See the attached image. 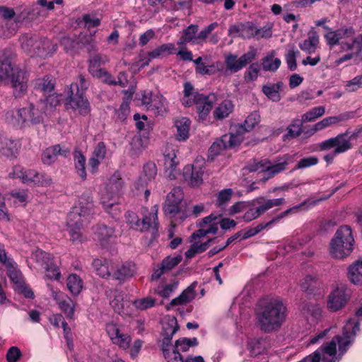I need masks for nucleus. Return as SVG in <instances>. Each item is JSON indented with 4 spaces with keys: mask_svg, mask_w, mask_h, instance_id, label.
<instances>
[{
    "mask_svg": "<svg viewBox=\"0 0 362 362\" xmlns=\"http://www.w3.org/2000/svg\"><path fill=\"white\" fill-rule=\"evenodd\" d=\"M286 308L277 298H264L259 300L257 310V318L261 329L270 332L278 329L284 322Z\"/></svg>",
    "mask_w": 362,
    "mask_h": 362,
    "instance_id": "f257e3e1",
    "label": "nucleus"
},
{
    "mask_svg": "<svg viewBox=\"0 0 362 362\" xmlns=\"http://www.w3.org/2000/svg\"><path fill=\"white\" fill-rule=\"evenodd\" d=\"M43 104L30 103L25 107L7 111L4 115L6 122L17 129H21L42 122L45 112L41 106Z\"/></svg>",
    "mask_w": 362,
    "mask_h": 362,
    "instance_id": "f03ea898",
    "label": "nucleus"
},
{
    "mask_svg": "<svg viewBox=\"0 0 362 362\" xmlns=\"http://www.w3.org/2000/svg\"><path fill=\"white\" fill-rule=\"evenodd\" d=\"M354 238L349 226H340L335 232L329 244V254L334 259H343L354 250Z\"/></svg>",
    "mask_w": 362,
    "mask_h": 362,
    "instance_id": "7ed1b4c3",
    "label": "nucleus"
},
{
    "mask_svg": "<svg viewBox=\"0 0 362 362\" xmlns=\"http://www.w3.org/2000/svg\"><path fill=\"white\" fill-rule=\"evenodd\" d=\"M94 214L93 199L89 194L81 196L69 213L66 219L67 227L82 228Z\"/></svg>",
    "mask_w": 362,
    "mask_h": 362,
    "instance_id": "20e7f679",
    "label": "nucleus"
},
{
    "mask_svg": "<svg viewBox=\"0 0 362 362\" xmlns=\"http://www.w3.org/2000/svg\"><path fill=\"white\" fill-rule=\"evenodd\" d=\"M331 195L329 194L328 196H322V197H321L318 199H307V200L304 201L303 202L300 203V204L284 211V212L281 213L278 216L274 217L271 221H269L268 222L261 223L258 224L256 227L245 228V230L240 231V235L243 236V240L247 239L250 237L255 235L256 234H257L258 233H259L264 228H266L269 226H271L273 224L279 223L281 219H282L283 218H284L289 214L296 213L302 209H308L310 207L317 205L321 202L325 201L327 199H329V197Z\"/></svg>",
    "mask_w": 362,
    "mask_h": 362,
    "instance_id": "39448f33",
    "label": "nucleus"
},
{
    "mask_svg": "<svg viewBox=\"0 0 362 362\" xmlns=\"http://www.w3.org/2000/svg\"><path fill=\"white\" fill-rule=\"evenodd\" d=\"M287 165L288 163L284 159H280L275 163H272L267 158L262 160L254 159L247 164L246 168L249 172L262 173L263 175L261 181L264 183L278 173L284 170Z\"/></svg>",
    "mask_w": 362,
    "mask_h": 362,
    "instance_id": "423d86ee",
    "label": "nucleus"
},
{
    "mask_svg": "<svg viewBox=\"0 0 362 362\" xmlns=\"http://www.w3.org/2000/svg\"><path fill=\"white\" fill-rule=\"evenodd\" d=\"M256 57V51L250 49L240 57L238 55L228 53L224 56L226 71L231 74L236 73L252 62Z\"/></svg>",
    "mask_w": 362,
    "mask_h": 362,
    "instance_id": "0eeeda50",
    "label": "nucleus"
},
{
    "mask_svg": "<svg viewBox=\"0 0 362 362\" xmlns=\"http://www.w3.org/2000/svg\"><path fill=\"white\" fill-rule=\"evenodd\" d=\"M255 202L259 206L255 209H250L243 216V219L247 222H250L257 218L274 206L282 205L285 202V200L284 198L268 199L261 197L257 198Z\"/></svg>",
    "mask_w": 362,
    "mask_h": 362,
    "instance_id": "6e6552de",
    "label": "nucleus"
},
{
    "mask_svg": "<svg viewBox=\"0 0 362 362\" xmlns=\"http://www.w3.org/2000/svg\"><path fill=\"white\" fill-rule=\"evenodd\" d=\"M351 134L349 132L340 134L335 137L326 139L319 144L321 150L334 149V155H338L347 151L352 147Z\"/></svg>",
    "mask_w": 362,
    "mask_h": 362,
    "instance_id": "1a4fd4ad",
    "label": "nucleus"
},
{
    "mask_svg": "<svg viewBox=\"0 0 362 362\" xmlns=\"http://www.w3.org/2000/svg\"><path fill=\"white\" fill-rule=\"evenodd\" d=\"M66 105L68 108L78 110L81 115H86L90 111L89 102L83 96V93H79L78 84L71 85Z\"/></svg>",
    "mask_w": 362,
    "mask_h": 362,
    "instance_id": "9d476101",
    "label": "nucleus"
},
{
    "mask_svg": "<svg viewBox=\"0 0 362 362\" xmlns=\"http://www.w3.org/2000/svg\"><path fill=\"white\" fill-rule=\"evenodd\" d=\"M122 182L114 175L110 180L105 192L101 196V203L104 209L110 213V209L117 203L118 194L122 189Z\"/></svg>",
    "mask_w": 362,
    "mask_h": 362,
    "instance_id": "9b49d317",
    "label": "nucleus"
},
{
    "mask_svg": "<svg viewBox=\"0 0 362 362\" xmlns=\"http://www.w3.org/2000/svg\"><path fill=\"white\" fill-rule=\"evenodd\" d=\"M183 193L180 187L173 188L167 195L163 210L166 215L174 217L182 209Z\"/></svg>",
    "mask_w": 362,
    "mask_h": 362,
    "instance_id": "f8f14e48",
    "label": "nucleus"
},
{
    "mask_svg": "<svg viewBox=\"0 0 362 362\" xmlns=\"http://www.w3.org/2000/svg\"><path fill=\"white\" fill-rule=\"evenodd\" d=\"M349 298L346 288L337 286L328 296L327 308L332 312L338 311L346 305Z\"/></svg>",
    "mask_w": 362,
    "mask_h": 362,
    "instance_id": "ddd939ff",
    "label": "nucleus"
},
{
    "mask_svg": "<svg viewBox=\"0 0 362 362\" xmlns=\"http://www.w3.org/2000/svg\"><path fill=\"white\" fill-rule=\"evenodd\" d=\"M355 30L352 28H341L335 30L329 29L325 35V41L330 47L340 45L343 41L354 38Z\"/></svg>",
    "mask_w": 362,
    "mask_h": 362,
    "instance_id": "4468645a",
    "label": "nucleus"
},
{
    "mask_svg": "<svg viewBox=\"0 0 362 362\" xmlns=\"http://www.w3.org/2000/svg\"><path fill=\"white\" fill-rule=\"evenodd\" d=\"M8 78H10L15 97H22L26 93L28 88L27 73L16 67Z\"/></svg>",
    "mask_w": 362,
    "mask_h": 362,
    "instance_id": "2eb2a0df",
    "label": "nucleus"
},
{
    "mask_svg": "<svg viewBox=\"0 0 362 362\" xmlns=\"http://www.w3.org/2000/svg\"><path fill=\"white\" fill-rule=\"evenodd\" d=\"M203 175V167L198 162L192 165H187L183 169V177L192 187H197L202 183Z\"/></svg>",
    "mask_w": 362,
    "mask_h": 362,
    "instance_id": "dca6fc26",
    "label": "nucleus"
},
{
    "mask_svg": "<svg viewBox=\"0 0 362 362\" xmlns=\"http://www.w3.org/2000/svg\"><path fill=\"white\" fill-rule=\"evenodd\" d=\"M71 150L66 146L57 144L46 148L42 154V161L44 164L51 165L58 158V156L66 158L70 155Z\"/></svg>",
    "mask_w": 362,
    "mask_h": 362,
    "instance_id": "f3484780",
    "label": "nucleus"
},
{
    "mask_svg": "<svg viewBox=\"0 0 362 362\" xmlns=\"http://www.w3.org/2000/svg\"><path fill=\"white\" fill-rule=\"evenodd\" d=\"M179 160L177 158L176 151L175 149L168 148L163 153V165L165 175L170 180L176 178L179 174L177 165Z\"/></svg>",
    "mask_w": 362,
    "mask_h": 362,
    "instance_id": "a211bd4d",
    "label": "nucleus"
},
{
    "mask_svg": "<svg viewBox=\"0 0 362 362\" xmlns=\"http://www.w3.org/2000/svg\"><path fill=\"white\" fill-rule=\"evenodd\" d=\"M52 296L66 316L68 318H72L75 308L74 301L67 295L60 291H52Z\"/></svg>",
    "mask_w": 362,
    "mask_h": 362,
    "instance_id": "6ab92c4d",
    "label": "nucleus"
},
{
    "mask_svg": "<svg viewBox=\"0 0 362 362\" xmlns=\"http://www.w3.org/2000/svg\"><path fill=\"white\" fill-rule=\"evenodd\" d=\"M107 332L114 344H117L122 349H127L129 346L131 338L129 335L121 333L119 329L115 324L107 325Z\"/></svg>",
    "mask_w": 362,
    "mask_h": 362,
    "instance_id": "aec40b11",
    "label": "nucleus"
},
{
    "mask_svg": "<svg viewBox=\"0 0 362 362\" xmlns=\"http://www.w3.org/2000/svg\"><path fill=\"white\" fill-rule=\"evenodd\" d=\"M13 53L11 50H4L0 55V81H5L14 71L15 66L12 63Z\"/></svg>",
    "mask_w": 362,
    "mask_h": 362,
    "instance_id": "412c9836",
    "label": "nucleus"
},
{
    "mask_svg": "<svg viewBox=\"0 0 362 362\" xmlns=\"http://www.w3.org/2000/svg\"><path fill=\"white\" fill-rule=\"evenodd\" d=\"M197 101L194 103L196 105L199 119L205 120L212 109L214 96L198 95Z\"/></svg>",
    "mask_w": 362,
    "mask_h": 362,
    "instance_id": "4be33fe9",
    "label": "nucleus"
},
{
    "mask_svg": "<svg viewBox=\"0 0 362 362\" xmlns=\"http://www.w3.org/2000/svg\"><path fill=\"white\" fill-rule=\"evenodd\" d=\"M256 34V29L249 24H235L228 29V35L233 38L238 37L250 38Z\"/></svg>",
    "mask_w": 362,
    "mask_h": 362,
    "instance_id": "5701e85b",
    "label": "nucleus"
},
{
    "mask_svg": "<svg viewBox=\"0 0 362 362\" xmlns=\"http://www.w3.org/2000/svg\"><path fill=\"white\" fill-rule=\"evenodd\" d=\"M158 206L156 205L151 208V212L148 216L143 218L142 221L140 222V226L136 227V230L144 231L151 230L154 233L158 230Z\"/></svg>",
    "mask_w": 362,
    "mask_h": 362,
    "instance_id": "b1692460",
    "label": "nucleus"
},
{
    "mask_svg": "<svg viewBox=\"0 0 362 362\" xmlns=\"http://www.w3.org/2000/svg\"><path fill=\"white\" fill-rule=\"evenodd\" d=\"M182 260L180 256H168L163 261L159 267L154 271L151 275L153 280L158 279L163 274L171 270L176 267Z\"/></svg>",
    "mask_w": 362,
    "mask_h": 362,
    "instance_id": "393cba45",
    "label": "nucleus"
},
{
    "mask_svg": "<svg viewBox=\"0 0 362 362\" xmlns=\"http://www.w3.org/2000/svg\"><path fill=\"white\" fill-rule=\"evenodd\" d=\"M57 45L47 38H40L35 47V55L42 58L51 57L56 52Z\"/></svg>",
    "mask_w": 362,
    "mask_h": 362,
    "instance_id": "a878e982",
    "label": "nucleus"
},
{
    "mask_svg": "<svg viewBox=\"0 0 362 362\" xmlns=\"http://www.w3.org/2000/svg\"><path fill=\"white\" fill-rule=\"evenodd\" d=\"M115 238L116 235L113 228L107 227L105 225H100L98 227L95 232V239L103 247L113 242Z\"/></svg>",
    "mask_w": 362,
    "mask_h": 362,
    "instance_id": "bb28decb",
    "label": "nucleus"
},
{
    "mask_svg": "<svg viewBox=\"0 0 362 362\" xmlns=\"http://www.w3.org/2000/svg\"><path fill=\"white\" fill-rule=\"evenodd\" d=\"M110 62L109 57L105 54H96L90 57L88 59V71L93 76H97L100 71L104 69L101 66L106 64Z\"/></svg>",
    "mask_w": 362,
    "mask_h": 362,
    "instance_id": "cd10ccee",
    "label": "nucleus"
},
{
    "mask_svg": "<svg viewBox=\"0 0 362 362\" xmlns=\"http://www.w3.org/2000/svg\"><path fill=\"white\" fill-rule=\"evenodd\" d=\"M0 151L8 157H14L18 151V143L16 141L8 139L6 136H0Z\"/></svg>",
    "mask_w": 362,
    "mask_h": 362,
    "instance_id": "c85d7f7f",
    "label": "nucleus"
},
{
    "mask_svg": "<svg viewBox=\"0 0 362 362\" xmlns=\"http://www.w3.org/2000/svg\"><path fill=\"white\" fill-rule=\"evenodd\" d=\"M350 118L349 113L341 114L337 116L327 117L317 122L313 127V132L321 131L328 127L334 125L339 122L348 120Z\"/></svg>",
    "mask_w": 362,
    "mask_h": 362,
    "instance_id": "c756f323",
    "label": "nucleus"
},
{
    "mask_svg": "<svg viewBox=\"0 0 362 362\" xmlns=\"http://www.w3.org/2000/svg\"><path fill=\"white\" fill-rule=\"evenodd\" d=\"M194 288L195 286H194L193 284L188 286L185 291H182V293L179 296L175 298L170 301L169 305L166 306L167 309L169 310L172 307L180 305H185L189 303L195 297Z\"/></svg>",
    "mask_w": 362,
    "mask_h": 362,
    "instance_id": "7c9ffc66",
    "label": "nucleus"
},
{
    "mask_svg": "<svg viewBox=\"0 0 362 362\" xmlns=\"http://www.w3.org/2000/svg\"><path fill=\"white\" fill-rule=\"evenodd\" d=\"M136 272V267L133 263H126L119 267L117 270L112 273V278L123 282L134 276Z\"/></svg>",
    "mask_w": 362,
    "mask_h": 362,
    "instance_id": "2f4dec72",
    "label": "nucleus"
},
{
    "mask_svg": "<svg viewBox=\"0 0 362 362\" xmlns=\"http://www.w3.org/2000/svg\"><path fill=\"white\" fill-rule=\"evenodd\" d=\"M197 31L198 25L192 24L187 28L183 30L182 35L177 40V44L178 45H183L187 43L191 42L193 45H198L197 41Z\"/></svg>",
    "mask_w": 362,
    "mask_h": 362,
    "instance_id": "473e14b6",
    "label": "nucleus"
},
{
    "mask_svg": "<svg viewBox=\"0 0 362 362\" xmlns=\"http://www.w3.org/2000/svg\"><path fill=\"white\" fill-rule=\"evenodd\" d=\"M12 177L19 178L24 184H35V182L37 181L38 173L33 170L24 171L21 167H16L13 169Z\"/></svg>",
    "mask_w": 362,
    "mask_h": 362,
    "instance_id": "72a5a7b5",
    "label": "nucleus"
},
{
    "mask_svg": "<svg viewBox=\"0 0 362 362\" xmlns=\"http://www.w3.org/2000/svg\"><path fill=\"white\" fill-rule=\"evenodd\" d=\"M202 95L196 92L193 86L189 82L184 83L183 97L181 99L182 104L185 107H190L197 101V96Z\"/></svg>",
    "mask_w": 362,
    "mask_h": 362,
    "instance_id": "f704fd0d",
    "label": "nucleus"
},
{
    "mask_svg": "<svg viewBox=\"0 0 362 362\" xmlns=\"http://www.w3.org/2000/svg\"><path fill=\"white\" fill-rule=\"evenodd\" d=\"M319 43V35L312 28L308 33V38L299 44V47L308 53L314 52Z\"/></svg>",
    "mask_w": 362,
    "mask_h": 362,
    "instance_id": "c9c22d12",
    "label": "nucleus"
},
{
    "mask_svg": "<svg viewBox=\"0 0 362 362\" xmlns=\"http://www.w3.org/2000/svg\"><path fill=\"white\" fill-rule=\"evenodd\" d=\"M40 37L33 35L30 34L23 35L20 38L21 47L25 52L30 54L31 56H35V47H37V43L40 41Z\"/></svg>",
    "mask_w": 362,
    "mask_h": 362,
    "instance_id": "e433bc0d",
    "label": "nucleus"
},
{
    "mask_svg": "<svg viewBox=\"0 0 362 362\" xmlns=\"http://www.w3.org/2000/svg\"><path fill=\"white\" fill-rule=\"evenodd\" d=\"M348 277L353 284L362 285V261L357 260L349 266Z\"/></svg>",
    "mask_w": 362,
    "mask_h": 362,
    "instance_id": "4c0bfd02",
    "label": "nucleus"
},
{
    "mask_svg": "<svg viewBox=\"0 0 362 362\" xmlns=\"http://www.w3.org/2000/svg\"><path fill=\"white\" fill-rule=\"evenodd\" d=\"M113 298L110 300V305L118 313H125L124 307L129 302L124 300V295L122 291L115 290L112 292Z\"/></svg>",
    "mask_w": 362,
    "mask_h": 362,
    "instance_id": "58836bf2",
    "label": "nucleus"
},
{
    "mask_svg": "<svg viewBox=\"0 0 362 362\" xmlns=\"http://www.w3.org/2000/svg\"><path fill=\"white\" fill-rule=\"evenodd\" d=\"M60 101L59 95L50 94L45 100H40L38 103L39 104H43L41 108L45 112V115H49L54 112L56 107L59 105Z\"/></svg>",
    "mask_w": 362,
    "mask_h": 362,
    "instance_id": "ea45409f",
    "label": "nucleus"
},
{
    "mask_svg": "<svg viewBox=\"0 0 362 362\" xmlns=\"http://www.w3.org/2000/svg\"><path fill=\"white\" fill-rule=\"evenodd\" d=\"M283 83H269L262 87L263 93L267 97L274 102H278L281 100L279 91L282 89Z\"/></svg>",
    "mask_w": 362,
    "mask_h": 362,
    "instance_id": "a19ab883",
    "label": "nucleus"
},
{
    "mask_svg": "<svg viewBox=\"0 0 362 362\" xmlns=\"http://www.w3.org/2000/svg\"><path fill=\"white\" fill-rule=\"evenodd\" d=\"M93 267L98 275L103 278H107L111 276V271L113 268L112 264L107 260L95 259L93 262Z\"/></svg>",
    "mask_w": 362,
    "mask_h": 362,
    "instance_id": "79ce46f5",
    "label": "nucleus"
},
{
    "mask_svg": "<svg viewBox=\"0 0 362 362\" xmlns=\"http://www.w3.org/2000/svg\"><path fill=\"white\" fill-rule=\"evenodd\" d=\"M175 124L177 132V139L179 141H185L189 136V119L187 117H182L175 120Z\"/></svg>",
    "mask_w": 362,
    "mask_h": 362,
    "instance_id": "37998d69",
    "label": "nucleus"
},
{
    "mask_svg": "<svg viewBox=\"0 0 362 362\" xmlns=\"http://www.w3.org/2000/svg\"><path fill=\"white\" fill-rule=\"evenodd\" d=\"M83 286V281L77 274H71L68 276L66 286L74 296H77L81 293Z\"/></svg>",
    "mask_w": 362,
    "mask_h": 362,
    "instance_id": "c03bdc74",
    "label": "nucleus"
},
{
    "mask_svg": "<svg viewBox=\"0 0 362 362\" xmlns=\"http://www.w3.org/2000/svg\"><path fill=\"white\" fill-rule=\"evenodd\" d=\"M163 332L162 334L173 337L179 329L177 321L174 316H168L165 317L162 322Z\"/></svg>",
    "mask_w": 362,
    "mask_h": 362,
    "instance_id": "a18cd8bd",
    "label": "nucleus"
},
{
    "mask_svg": "<svg viewBox=\"0 0 362 362\" xmlns=\"http://www.w3.org/2000/svg\"><path fill=\"white\" fill-rule=\"evenodd\" d=\"M341 48L343 51H355V53L358 56L362 52V35L354 38L350 42L343 41L341 44Z\"/></svg>",
    "mask_w": 362,
    "mask_h": 362,
    "instance_id": "49530a36",
    "label": "nucleus"
},
{
    "mask_svg": "<svg viewBox=\"0 0 362 362\" xmlns=\"http://www.w3.org/2000/svg\"><path fill=\"white\" fill-rule=\"evenodd\" d=\"M233 104L230 100L223 101L214 110V117L222 119L227 117L233 110Z\"/></svg>",
    "mask_w": 362,
    "mask_h": 362,
    "instance_id": "de8ad7c7",
    "label": "nucleus"
},
{
    "mask_svg": "<svg viewBox=\"0 0 362 362\" xmlns=\"http://www.w3.org/2000/svg\"><path fill=\"white\" fill-rule=\"evenodd\" d=\"M166 108L167 101L163 95L159 94L154 95L151 104L148 106V110L154 111L158 115H163L166 112Z\"/></svg>",
    "mask_w": 362,
    "mask_h": 362,
    "instance_id": "09e8293b",
    "label": "nucleus"
},
{
    "mask_svg": "<svg viewBox=\"0 0 362 362\" xmlns=\"http://www.w3.org/2000/svg\"><path fill=\"white\" fill-rule=\"evenodd\" d=\"M281 60L274 57V52L264 57L262 59V66L264 71H276L281 65Z\"/></svg>",
    "mask_w": 362,
    "mask_h": 362,
    "instance_id": "8fccbe9b",
    "label": "nucleus"
},
{
    "mask_svg": "<svg viewBox=\"0 0 362 362\" xmlns=\"http://www.w3.org/2000/svg\"><path fill=\"white\" fill-rule=\"evenodd\" d=\"M86 158L81 153V151H75L74 152V165L76 172L79 177L85 180L86 178Z\"/></svg>",
    "mask_w": 362,
    "mask_h": 362,
    "instance_id": "3c124183",
    "label": "nucleus"
},
{
    "mask_svg": "<svg viewBox=\"0 0 362 362\" xmlns=\"http://www.w3.org/2000/svg\"><path fill=\"white\" fill-rule=\"evenodd\" d=\"M325 113V108L324 106L315 107L302 115L301 123H306L314 121L315 119L324 115Z\"/></svg>",
    "mask_w": 362,
    "mask_h": 362,
    "instance_id": "603ef678",
    "label": "nucleus"
},
{
    "mask_svg": "<svg viewBox=\"0 0 362 362\" xmlns=\"http://www.w3.org/2000/svg\"><path fill=\"white\" fill-rule=\"evenodd\" d=\"M54 81L50 77L38 78L35 81V88L45 94L50 93L54 88Z\"/></svg>",
    "mask_w": 362,
    "mask_h": 362,
    "instance_id": "864d4df0",
    "label": "nucleus"
},
{
    "mask_svg": "<svg viewBox=\"0 0 362 362\" xmlns=\"http://www.w3.org/2000/svg\"><path fill=\"white\" fill-rule=\"evenodd\" d=\"M177 282L173 281L165 285H159L155 289V293L162 298H168L177 289Z\"/></svg>",
    "mask_w": 362,
    "mask_h": 362,
    "instance_id": "5fc2aeb1",
    "label": "nucleus"
},
{
    "mask_svg": "<svg viewBox=\"0 0 362 362\" xmlns=\"http://www.w3.org/2000/svg\"><path fill=\"white\" fill-rule=\"evenodd\" d=\"M260 115L258 112H252L245 119L243 125L241 127L245 132H250L259 124Z\"/></svg>",
    "mask_w": 362,
    "mask_h": 362,
    "instance_id": "6e6d98bb",
    "label": "nucleus"
},
{
    "mask_svg": "<svg viewBox=\"0 0 362 362\" xmlns=\"http://www.w3.org/2000/svg\"><path fill=\"white\" fill-rule=\"evenodd\" d=\"M31 258L35 260L42 267H44L45 264H48V262L52 260V257L50 254L39 249L33 252Z\"/></svg>",
    "mask_w": 362,
    "mask_h": 362,
    "instance_id": "4d7b16f0",
    "label": "nucleus"
},
{
    "mask_svg": "<svg viewBox=\"0 0 362 362\" xmlns=\"http://www.w3.org/2000/svg\"><path fill=\"white\" fill-rule=\"evenodd\" d=\"M216 218L217 215L214 214H211L209 216L204 218L202 223H200V228L192 234V238L196 240L197 238H202L206 235L207 234L205 230V226H206L209 223H211L213 220Z\"/></svg>",
    "mask_w": 362,
    "mask_h": 362,
    "instance_id": "13d9d810",
    "label": "nucleus"
},
{
    "mask_svg": "<svg viewBox=\"0 0 362 362\" xmlns=\"http://www.w3.org/2000/svg\"><path fill=\"white\" fill-rule=\"evenodd\" d=\"M211 240H209L204 243H195L192 244L190 248L185 252L186 257L187 258H192L196 254L205 251L208 248L209 244Z\"/></svg>",
    "mask_w": 362,
    "mask_h": 362,
    "instance_id": "bf43d9fd",
    "label": "nucleus"
},
{
    "mask_svg": "<svg viewBox=\"0 0 362 362\" xmlns=\"http://www.w3.org/2000/svg\"><path fill=\"white\" fill-rule=\"evenodd\" d=\"M156 300L152 297H146L134 300V305L139 310H144L154 306Z\"/></svg>",
    "mask_w": 362,
    "mask_h": 362,
    "instance_id": "052dcab7",
    "label": "nucleus"
},
{
    "mask_svg": "<svg viewBox=\"0 0 362 362\" xmlns=\"http://www.w3.org/2000/svg\"><path fill=\"white\" fill-rule=\"evenodd\" d=\"M134 119L136 121V127L139 130H146L149 132L152 129V124L147 122L148 117L146 115H142L140 117L139 114H135Z\"/></svg>",
    "mask_w": 362,
    "mask_h": 362,
    "instance_id": "680f3d73",
    "label": "nucleus"
},
{
    "mask_svg": "<svg viewBox=\"0 0 362 362\" xmlns=\"http://www.w3.org/2000/svg\"><path fill=\"white\" fill-rule=\"evenodd\" d=\"M301 122L293 121L287 128L288 132L284 136L286 139H292L298 136L301 133Z\"/></svg>",
    "mask_w": 362,
    "mask_h": 362,
    "instance_id": "e2e57ef3",
    "label": "nucleus"
},
{
    "mask_svg": "<svg viewBox=\"0 0 362 362\" xmlns=\"http://www.w3.org/2000/svg\"><path fill=\"white\" fill-rule=\"evenodd\" d=\"M228 146L224 140L223 136L216 140L211 146L209 152L210 156H216L219 154L223 149L227 148Z\"/></svg>",
    "mask_w": 362,
    "mask_h": 362,
    "instance_id": "0e129e2a",
    "label": "nucleus"
},
{
    "mask_svg": "<svg viewBox=\"0 0 362 362\" xmlns=\"http://www.w3.org/2000/svg\"><path fill=\"white\" fill-rule=\"evenodd\" d=\"M81 228L79 227H68V230L70 235V240L74 243H80L85 240V237L81 230Z\"/></svg>",
    "mask_w": 362,
    "mask_h": 362,
    "instance_id": "69168bd1",
    "label": "nucleus"
},
{
    "mask_svg": "<svg viewBox=\"0 0 362 362\" xmlns=\"http://www.w3.org/2000/svg\"><path fill=\"white\" fill-rule=\"evenodd\" d=\"M163 354L168 362H184L181 354L176 348L171 350H164Z\"/></svg>",
    "mask_w": 362,
    "mask_h": 362,
    "instance_id": "338daca9",
    "label": "nucleus"
},
{
    "mask_svg": "<svg viewBox=\"0 0 362 362\" xmlns=\"http://www.w3.org/2000/svg\"><path fill=\"white\" fill-rule=\"evenodd\" d=\"M362 88V76H357L347 81L345 89L347 92H354Z\"/></svg>",
    "mask_w": 362,
    "mask_h": 362,
    "instance_id": "774afa93",
    "label": "nucleus"
}]
</instances>
